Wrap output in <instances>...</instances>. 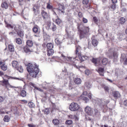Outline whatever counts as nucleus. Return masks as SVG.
<instances>
[{
	"instance_id": "obj_55",
	"label": "nucleus",
	"mask_w": 127,
	"mask_h": 127,
	"mask_svg": "<svg viewBox=\"0 0 127 127\" xmlns=\"http://www.w3.org/2000/svg\"><path fill=\"white\" fill-rule=\"evenodd\" d=\"M52 11H53V14L54 15H55L56 16H57V14H56V11H57V10H55V9H53L52 10Z\"/></svg>"
},
{
	"instance_id": "obj_57",
	"label": "nucleus",
	"mask_w": 127,
	"mask_h": 127,
	"mask_svg": "<svg viewBox=\"0 0 127 127\" xmlns=\"http://www.w3.org/2000/svg\"><path fill=\"white\" fill-rule=\"evenodd\" d=\"M21 101L23 102V103H28L27 101L25 100H21Z\"/></svg>"
},
{
	"instance_id": "obj_46",
	"label": "nucleus",
	"mask_w": 127,
	"mask_h": 127,
	"mask_svg": "<svg viewBox=\"0 0 127 127\" xmlns=\"http://www.w3.org/2000/svg\"><path fill=\"white\" fill-rule=\"evenodd\" d=\"M5 87L8 89V90H9V88H13L14 87L10 85L9 83L7 85L5 86Z\"/></svg>"
},
{
	"instance_id": "obj_29",
	"label": "nucleus",
	"mask_w": 127,
	"mask_h": 127,
	"mask_svg": "<svg viewBox=\"0 0 127 127\" xmlns=\"http://www.w3.org/2000/svg\"><path fill=\"white\" fill-rule=\"evenodd\" d=\"M108 62V60L107 59L104 58L102 60V63L104 65H106Z\"/></svg>"
},
{
	"instance_id": "obj_52",
	"label": "nucleus",
	"mask_w": 127,
	"mask_h": 127,
	"mask_svg": "<svg viewBox=\"0 0 127 127\" xmlns=\"http://www.w3.org/2000/svg\"><path fill=\"white\" fill-rule=\"evenodd\" d=\"M85 73L86 74L88 75L90 73V71L88 70H86L85 71Z\"/></svg>"
},
{
	"instance_id": "obj_45",
	"label": "nucleus",
	"mask_w": 127,
	"mask_h": 127,
	"mask_svg": "<svg viewBox=\"0 0 127 127\" xmlns=\"http://www.w3.org/2000/svg\"><path fill=\"white\" fill-rule=\"evenodd\" d=\"M52 30L53 31H54L56 30L57 27L55 25L54 23L53 24V26L52 27Z\"/></svg>"
},
{
	"instance_id": "obj_11",
	"label": "nucleus",
	"mask_w": 127,
	"mask_h": 127,
	"mask_svg": "<svg viewBox=\"0 0 127 127\" xmlns=\"http://www.w3.org/2000/svg\"><path fill=\"white\" fill-rule=\"evenodd\" d=\"M99 73L100 75L103 76L104 75V68L99 67L98 69L96 70Z\"/></svg>"
},
{
	"instance_id": "obj_32",
	"label": "nucleus",
	"mask_w": 127,
	"mask_h": 127,
	"mask_svg": "<svg viewBox=\"0 0 127 127\" xmlns=\"http://www.w3.org/2000/svg\"><path fill=\"white\" fill-rule=\"evenodd\" d=\"M46 8L47 9H52L53 6L50 4V3L49 2L47 3Z\"/></svg>"
},
{
	"instance_id": "obj_49",
	"label": "nucleus",
	"mask_w": 127,
	"mask_h": 127,
	"mask_svg": "<svg viewBox=\"0 0 127 127\" xmlns=\"http://www.w3.org/2000/svg\"><path fill=\"white\" fill-rule=\"evenodd\" d=\"M82 21L84 23H87L88 20L87 19L83 17V18Z\"/></svg>"
},
{
	"instance_id": "obj_34",
	"label": "nucleus",
	"mask_w": 127,
	"mask_h": 127,
	"mask_svg": "<svg viewBox=\"0 0 127 127\" xmlns=\"http://www.w3.org/2000/svg\"><path fill=\"white\" fill-rule=\"evenodd\" d=\"M85 85L88 89L90 88L91 87V84L89 82H86L85 84Z\"/></svg>"
},
{
	"instance_id": "obj_50",
	"label": "nucleus",
	"mask_w": 127,
	"mask_h": 127,
	"mask_svg": "<svg viewBox=\"0 0 127 127\" xmlns=\"http://www.w3.org/2000/svg\"><path fill=\"white\" fill-rule=\"evenodd\" d=\"M79 17L80 18H82L83 16V15L82 13L80 12H79L78 14Z\"/></svg>"
},
{
	"instance_id": "obj_51",
	"label": "nucleus",
	"mask_w": 127,
	"mask_h": 127,
	"mask_svg": "<svg viewBox=\"0 0 127 127\" xmlns=\"http://www.w3.org/2000/svg\"><path fill=\"white\" fill-rule=\"evenodd\" d=\"M82 99L83 100H85L86 102L89 101L88 98L86 97H84L82 98Z\"/></svg>"
},
{
	"instance_id": "obj_9",
	"label": "nucleus",
	"mask_w": 127,
	"mask_h": 127,
	"mask_svg": "<svg viewBox=\"0 0 127 127\" xmlns=\"http://www.w3.org/2000/svg\"><path fill=\"white\" fill-rule=\"evenodd\" d=\"M89 28L88 27H85L83 30H80V32L81 34H87L89 32Z\"/></svg>"
},
{
	"instance_id": "obj_19",
	"label": "nucleus",
	"mask_w": 127,
	"mask_h": 127,
	"mask_svg": "<svg viewBox=\"0 0 127 127\" xmlns=\"http://www.w3.org/2000/svg\"><path fill=\"white\" fill-rule=\"evenodd\" d=\"M46 47L48 49H52L53 45L52 43H48L46 45Z\"/></svg>"
},
{
	"instance_id": "obj_53",
	"label": "nucleus",
	"mask_w": 127,
	"mask_h": 127,
	"mask_svg": "<svg viewBox=\"0 0 127 127\" xmlns=\"http://www.w3.org/2000/svg\"><path fill=\"white\" fill-rule=\"evenodd\" d=\"M33 104L32 102H30L28 103L29 106L30 107H32L33 106Z\"/></svg>"
},
{
	"instance_id": "obj_30",
	"label": "nucleus",
	"mask_w": 127,
	"mask_h": 127,
	"mask_svg": "<svg viewBox=\"0 0 127 127\" xmlns=\"http://www.w3.org/2000/svg\"><path fill=\"white\" fill-rule=\"evenodd\" d=\"M126 21L125 19L123 17H121L119 19V22L121 24H124Z\"/></svg>"
},
{
	"instance_id": "obj_44",
	"label": "nucleus",
	"mask_w": 127,
	"mask_h": 127,
	"mask_svg": "<svg viewBox=\"0 0 127 127\" xmlns=\"http://www.w3.org/2000/svg\"><path fill=\"white\" fill-rule=\"evenodd\" d=\"M9 118L8 116H5L3 119V120L5 122H8L9 121Z\"/></svg>"
},
{
	"instance_id": "obj_3",
	"label": "nucleus",
	"mask_w": 127,
	"mask_h": 127,
	"mask_svg": "<svg viewBox=\"0 0 127 127\" xmlns=\"http://www.w3.org/2000/svg\"><path fill=\"white\" fill-rule=\"evenodd\" d=\"M4 78H7L8 79L11 78L12 79H14L15 80H20V78H18L14 77H9L7 75H5L4 76V77H2L3 79V80L2 81V82L5 85V86H6L9 83L8 80L5 79Z\"/></svg>"
},
{
	"instance_id": "obj_61",
	"label": "nucleus",
	"mask_w": 127,
	"mask_h": 127,
	"mask_svg": "<svg viewBox=\"0 0 127 127\" xmlns=\"http://www.w3.org/2000/svg\"><path fill=\"white\" fill-rule=\"evenodd\" d=\"M83 95L85 96H86L87 94V91H84L83 92Z\"/></svg>"
},
{
	"instance_id": "obj_10",
	"label": "nucleus",
	"mask_w": 127,
	"mask_h": 127,
	"mask_svg": "<svg viewBox=\"0 0 127 127\" xmlns=\"http://www.w3.org/2000/svg\"><path fill=\"white\" fill-rule=\"evenodd\" d=\"M41 13L42 17L44 19L47 18L49 16L47 13L43 10H41Z\"/></svg>"
},
{
	"instance_id": "obj_54",
	"label": "nucleus",
	"mask_w": 127,
	"mask_h": 127,
	"mask_svg": "<svg viewBox=\"0 0 127 127\" xmlns=\"http://www.w3.org/2000/svg\"><path fill=\"white\" fill-rule=\"evenodd\" d=\"M116 4H113L111 6L112 9H113V10H114L116 8Z\"/></svg>"
},
{
	"instance_id": "obj_37",
	"label": "nucleus",
	"mask_w": 127,
	"mask_h": 127,
	"mask_svg": "<svg viewBox=\"0 0 127 127\" xmlns=\"http://www.w3.org/2000/svg\"><path fill=\"white\" fill-rule=\"evenodd\" d=\"M57 19H56V23L58 25H59L61 22V21L60 19L58 18V16H57Z\"/></svg>"
},
{
	"instance_id": "obj_16",
	"label": "nucleus",
	"mask_w": 127,
	"mask_h": 127,
	"mask_svg": "<svg viewBox=\"0 0 127 127\" xmlns=\"http://www.w3.org/2000/svg\"><path fill=\"white\" fill-rule=\"evenodd\" d=\"M55 41L56 44L57 45H60L62 43V41L58 37L56 38Z\"/></svg>"
},
{
	"instance_id": "obj_13",
	"label": "nucleus",
	"mask_w": 127,
	"mask_h": 127,
	"mask_svg": "<svg viewBox=\"0 0 127 127\" xmlns=\"http://www.w3.org/2000/svg\"><path fill=\"white\" fill-rule=\"evenodd\" d=\"M112 94L113 96L115 98H117L119 97L120 96V93L117 91H113L112 92Z\"/></svg>"
},
{
	"instance_id": "obj_25",
	"label": "nucleus",
	"mask_w": 127,
	"mask_h": 127,
	"mask_svg": "<svg viewBox=\"0 0 127 127\" xmlns=\"http://www.w3.org/2000/svg\"><path fill=\"white\" fill-rule=\"evenodd\" d=\"M17 34L20 37H22L24 35V32L20 30H19L17 32Z\"/></svg>"
},
{
	"instance_id": "obj_42",
	"label": "nucleus",
	"mask_w": 127,
	"mask_h": 127,
	"mask_svg": "<svg viewBox=\"0 0 127 127\" xmlns=\"http://www.w3.org/2000/svg\"><path fill=\"white\" fill-rule=\"evenodd\" d=\"M93 20L95 23L96 24H97L98 21V19L96 17H95L93 18Z\"/></svg>"
},
{
	"instance_id": "obj_56",
	"label": "nucleus",
	"mask_w": 127,
	"mask_h": 127,
	"mask_svg": "<svg viewBox=\"0 0 127 127\" xmlns=\"http://www.w3.org/2000/svg\"><path fill=\"white\" fill-rule=\"evenodd\" d=\"M93 112H86V114L89 115H92Z\"/></svg>"
},
{
	"instance_id": "obj_48",
	"label": "nucleus",
	"mask_w": 127,
	"mask_h": 127,
	"mask_svg": "<svg viewBox=\"0 0 127 127\" xmlns=\"http://www.w3.org/2000/svg\"><path fill=\"white\" fill-rule=\"evenodd\" d=\"M105 91H106L107 92H108L109 89V87L107 86H105L104 88Z\"/></svg>"
},
{
	"instance_id": "obj_40",
	"label": "nucleus",
	"mask_w": 127,
	"mask_h": 127,
	"mask_svg": "<svg viewBox=\"0 0 127 127\" xmlns=\"http://www.w3.org/2000/svg\"><path fill=\"white\" fill-rule=\"evenodd\" d=\"M18 2L19 5H21L24 4L25 1L24 0H18Z\"/></svg>"
},
{
	"instance_id": "obj_63",
	"label": "nucleus",
	"mask_w": 127,
	"mask_h": 127,
	"mask_svg": "<svg viewBox=\"0 0 127 127\" xmlns=\"http://www.w3.org/2000/svg\"><path fill=\"white\" fill-rule=\"evenodd\" d=\"M112 3L114 4H115L117 2V0H112Z\"/></svg>"
},
{
	"instance_id": "obj_20",
	"label": "nucleus",
	"mask_w": 127,
	"mask_h": 127,
	"mask_svg": "<svg viewBox=\"0 0 127 127\" xmlns=\"http://www.w3.org/2000/svg\"><path fill=\"white\" fill-rule=\"evenodd\" d=\"M23 49L24 51L26 53H29L31 52V51L27 46H26L24 47Z\"/></svg>"
},
{
	"instance_id": "obj_21",
	"label": "nucleus",
	"mask_w": 127,
	"mask_h": 127,
	"mask_svg": "<svg viewBox=\"0 0 127 127\" xmlns=\"http://www.w3.org/2000/svg\"><path fill=\"white\" fill-rule=\"evenodd\" d=\"M26 92L24 90H22L20 93V95L23 97H25L26 95Z\"/></svg>"
},
{
	"instance_id": "obj_28",
	"label": "nucleus",
	"mask_w": 127,
	"mask_h": 127,
	"mask_svg": "<svg viewBox=\"0 0 127 127\" xmlns=\"http://www.w3.org/2000/svg\"><path fill=\"white\" fill-rule=\"evenodd\" d=\"M1 69L4 71L6 70L7 67V65L4 64L1 65Z\"/></svg>"
},
{
	"instance_id": "obj_60",
	"label": "nucleus",
	"mask_w": 127,
	"mask_h": 127,
	"mask_svg": "<svg viewBox=\"0 0 127 127\" xmlns=\"http://www.w3.org/2000/svg\"><path fill=\"white\" fill-rule=\"evenodd\" d=\"M28 126L29 127H35V126L31 124H28Z\"/></svg>"
},
{
	"instance_id": "obj_26",
	"label": "nucleus",
	"mask_w": 127,
	"mask_h": 127,
	"mask_svg": "<svg viewBox=\"0 0 127 127\" xmlns=\"http://www.w3.org/2000/svg\"><path fill=\"white\" fill-rule=\"evenodd\" d=\"M47 51V55L50 56L52 55L54 53V50L53 49H48Z\"/></svg>"
},
{
	"instance_id": "obj_5",
	"label": "nucleus",
	"mask_w": 127,
	"mask_h": 127,
	"mask_svg": "<svg viewBox=\"0 0 127 127\" xmlns=\"http://www.w3.org/2000/svg\"><path fill=\"white\" fill-rule=\"evenodd\" d=\"M61 55L64 61L66 62V61H68L70 62V64H72L73 63H75L76 61H78V60H75L74 58H72L67 57L64 55L63 54H62Z\"/></svg>"
},
{
	"instance_id": "obj_39",
	"label": "nucleus",
	"mask_w": 127,
	"mask_h": 127,
	"mask_svg": "<svg viewBox=\"0 0 127 127\" xmlns=\"http://www.w3.org/2000/svg\"><path fill=\"white\" fill-rule=\"evenodd\" d=\"M85 111H91L92 110V108L90 107L87 106L85 108Z\"/></svg>"
},
{
	"instance_id": "obj_36",
	"label": "nucleus",
	"mask_w": 127,
	"mask_h": 127,
	"mask_svg": "<svg viewBox=\"0 0 127 127\" xmlns=\"http://www.w3.org/2000/svg\"><path fill=\"white\" fill-rule=\"evenodd\" d=\"M16 43L19 44H22V41L20 38H17L16 39Z\"/></svg>"
},
{
	"instance_id": "obj_33",
	"label": "nucleus",
	"mask_w": 127,
	"mask_h": 127,
	"mask_svg": "<svg viewBox=\"0 0 127 127\" xmlns=\"http://www.w3.org/2000/svg\"><path fill=\"white\" fill-rule=\"evenodd\" d=\"M52 123L55 125H57L59 123V121L57 119H53L52 121Z\"/></svg>"
},
{
	"instance_id": "obj_2",
	"label": "nucleus",
	"mask_w": 127,
	"mask_h": 127,
	"mask_svg": "<svg viewBox=\"0 0 127 127\" xmlns=\"http://www.w3.org/2000/svg\"><path fill=\"white\" fill-rule=\"evenodd\" d=\"M69 109L72 111H76L78 110L82 111V109L77 103L73 102L69 106Z\"/></svg>"
},
{
	"instance_id": "obj_24",
	"label": "nucleus",
	"mask_w": 127,
	"mask_h": 127,
	"mask_svg": "<svg viewBox=\"0 0 127 127\" xmlns=\"http://www.w3.org/2000/svg\"><path fill=\"white\" fill-rule=\"evenodd\" d=\"M33 32L35 33H38L39 31V28L38 26H34L32 28Z\"/></svg>"
},
{
	"instance_id": "obj_31",
	"label": "nucleus",
	"mask_w": 127,
	"mask_h": 127,
	"mask_svg": "<svg viewBox=\"0 0 127 127\" xmlns=\"http://www.w3.org/2000/svg\"><path fill=\"white\" fill-rule=\"evenodd\" d=\"M69 117L71 118L72 119H74L75 120H78L79 119L77 116L75 115H70L69 116Z\"/></svg>"
},
{
	"instance_id": "obj_1",
	"label": "nucleus",
	"mask_w": 127,
	"mask_h": 127,
	"mask_svg": "<svg viewBox=\"0 0 127 127\" xmlns=\"http://www.w3.org/2000/svg\"><path fill=\"white\" fill-rule=\"evenodd\" d=\"M27 69L30 75L34 77H36L39 72L38 66L35 63L29 64L27 65Z\"/></svg>"
},
{
	"instance_id": "obj_15",
	"label": "nucleus",
	"mask_w": 127,
	"mask_h": 127,
	"mask_svg": "<svg viewBox=\"0 0 127 127\" xmlns=\"http://www.w3.org/2000/svg\"><path fill=\"white\" fill-rule=\"evenodd\" d=\"M8 4L6 2H2L1 4V7L5 9H7L8 7Z\"/></svg>"
},
{
	"instance_id": "obj_47",
	"label": "nucleus",
	"mask_w": 127,
	"mask_h": 127,
	"mask_svg": "<svg viewBox=\"0 0 127 127\" xmlns=\"http://www.w3.org/2000/svg\"><path fill=\"white\" fill-rule=\"evenodd\" d=\"M124 63V65L127 64V58L126 57L123 59Z\"/></svg>"
},
{
	"instance_id": "obj_38",
	"label": "nucleus",
	"mask_w": 127,
	"mask_h": 127,
	"mask_svg": "<svg viewBox=\"0 0 127 127\" xmlns=\"http://www.w3.org/2000/svg\"><path fill=\"white\" fill-rule=\"evenodd\" d=\"M113 57L114 59H116L118 57L117 53L116 52H113Z\"/></svg>"
},
{
	"instance_id": "obj_4",
	"label": "nucleus",
	"mask_w": 127,
	"mask_h": 127,
	"mask_svg": "<svg viewBox=\"0 0 127 127\" xmlns=\"http://www.w3.org/2000/svg\"><path fill=\"white\" fill-rule=\"evenodd\" d=\"M4 78H7L8 79L11 78L12 79H14L15 80H20V78H18L14 77H9L7 75H5L4 76V77H2L3 79V80L2 81V82L5 85V86H6L9 83L8 80L5 79Z\"/></svg>"
},
{
	"instance_id": "obj_64",
	"label": "nucleus",
	"mask_w": 127,
	"mask_h": 127,
	"mask_svg": "<svg viewBox=\"0 0 127 127\" xmlns=\"http://www.w3.org/2000/svg\"><path fill=\"white\" fill-rule=\"evenodd\" d=\"M34 88L35 89H36L39 91H40V90H41V89L40 88H38L36 87H35Z\"/></svg>"
},
{
	"instance_id": "obj_35",
	"label": "nucleus",
	"mask_w": 127,
	"mask_h": 127,
	"mask_svg": "<svg viewBox=\"0 0 127 127\" xmlns=\"http://www.w3.org/2000/svg\"><path fill=\"white\" fill-rule=\"evenodd\" d=\"M16 69L17 70H18L19 72L20 73L23 72V67L21 66H20L19 67H18Z\"/></svg>"
},
{
	"instance_id": "obj_18",
	"label": "nucleus",
	"mask_w": 127,
	"mask_h": 127,
	"mask_svg": "<svg viewBox=\"0 0 127 127\" xmlns=\"http://www.w3.org/2000/svg\"><path fill=\"white\" fill-rule=\"evenodd\" d=\"M27 46L29 47H32L33 45V43L32 41L31 40H28L26 41Z\"/></svg>"
},
{
	"instance_id": "obj_59",
	"label": "nucleus",
	"mask_w": 127,
	"mask_h": 127,
	"mask_svg": "<svg viewBox=\"0 0 127 127\" xmlns=\"http://www.w3.org/2000/svg\"><path fill=\"white\" fill-rule=\"evenodd\" d=\"M4 100L3 98L1 96H0V102H2Z\"/></svg>"
},
{
	"instance_id": "obj_22",
	"label": "nucleus",
	"mask_w": 127,
	"mask_h": 127,
	"mask_svg": "<svg viewBox=\"0 0 127 127\" xmlns=\"http://www.w3.org/2000/svg\"><path fill=\"white\" fill-rule=\"evenodd\" d=\"M74 82L77 84H79L81 83V80L80 79L77 78L74 79Z\"/></svg>"
},
{
	"instance_id": "obj_62",
	"label": "nucleus",
	"mask_w": 127,
	"mask_h": 127,
	"mask_svg": "<svg viewBox=\"0 0 127 127\" xmlns=\"http://www.w3.org/2000/svg\"><path fill=\"white\" fill-rule=\"evenodd\" d=\"M92 94L90 93H89L88 94V96L89 97L90 99H91L92 98Z\"/></svg>"
},
{
	"instance_id": "obj_6",
	"label": "nucleus",
	"mask_w": 127,
	"mask_h": 127,
	"mask_svg": "<svg viewBox=\"0 0 127 127\" xmlns=\"http://www.w3.org/2000/svg\"><path fill=\"white\" fill-rule=\"evenodd\" d=\"M81 47L79 46L76 47L75 50V53L76 55L77 56L79 57V59L82 61H83L84 60L82 59V58L81 57Z\"/></svg>"
},
{
	"instance_id": "obj_14",
	"label": "nucleus",
	"mask_w": 127,
	"mask_h": 127,
	"mask_svg": "<svg viewBox=\"0 0 127 127\" xmlns=\"http://www.w3.org/2000/svg\"><path fill=\"white\" fill-rule=\"evenodd\" d=\"M91 40L92 45L95 47L96 46L98 43V42L97 40L93 39L92 38Z\"/></svg>"
},
{
	"instance_id": "obj_58",
	"label": "nucleus",
	"mask_w": 127,
	"mask_h": 127,
	"mask_svg": "<svg viewBox=\"0 0 127 127\" xmlns=\"http://www.w3.org/2000/svg\"><path fill=\"white\" fill-rule=\"evenodd\" d=\"M124 104L125 106H127V100H126L124 101Z\"/></svg>"
},
{
	"instance_id": "obj_12",
	"label": "nucleus",
	"mask_w": 127,
	"mask_h": 127,
	"mask_svg": "<svg viewBox=\"0 0 127 127\" xmlns=\"http://www.w3.org/2000/svg\"><path fill=\"white\" fill-rule=\"evenodd\" d=\"M99 58H93L91 60L92 62L96 65L97 64H99L100 62Z\"/></svg>"
},
{
	"instance_id": "obj_27",
	"label": "nucleus",
	"mask_w": 127,
	"mask_h": 127,
	"mask_svg": "<svg viewBox=\"0 0 127 127\" xmlns=\"http://www.w3.org/2000/svg\"><path fill=\"white\" fill-rule=\"evenodd\" d=\"M8 28H10L11 29H13V27L14 28L16 32L17 31L18 29L16 28V27L15 25L13 26H11V25L9 24H7L6 26Z\"/></svg>"
},
{
	"instance_id": "obj_41",
	"label": "nucleus",
	"mask_w": 127,
	"mask_h": 127,
	"mask_svg": "<svg viewBox=\"0 0 127 127\" xmlns=\"http://www.w3.org/2000/svg\"><path fill=\"white\" fill-rule=\"evenodd\" d=\"M72 123V121L71 120H67L66 121L65 124L68 125H70Z\"/></svg>"
},
{
	"instance_id": "obj_8",
	"label": "nucleus",
	"mask_w": 127,
	"mask_h": 127,
	"mask_svg": "<svg viewBox=\"0 0 127 127\" xmlns=\"http://www.w3.org/2000/svg\"><path fill=\"white\" fill-rule=\"evenodd\" d=\"M39 8V6L37 5H34L32 8L34 13L35 15H36L39 13L38 9Z\"/></svg>"
},
{
	"instance_id": "obj_43",
	"label": "nucleus",
	"mask_w": 127,
	"mask_h": 127,
	"mask_svg": "<svg viewBox=\"0 0 127 127\" xmlns=\"http://www.w3.org/2000/svg\"><path fill=\"white\" fill-rule=\"evenodd\" d=\"M89 2V0H83L82 3L84 5H87L88 3Z\"/></svg>"
},
{
	"instance_id": "obj_7",
	"label": "nucleus",
	"mask_w": 127,
	"mask_h": 127,
	"mask_svg": "<svg viewBox=\"0 0 127 127\" xmlns=\"http://www.w3.org/2000/svg\"><path fill=\"white\" fill-rule=\"evenodd\" d=\"M59 7L58 8H55L56 10H57L58 13H64V12L63 10L64 7V6L60 4L58 5Z\"/></svg>"
},
{
	"instance_id": "obj_17",
	"label": "nucleus",
	"mask_w": 127,
	"mask_h": 127,
	"mask_svg": "<svg viewBox=\"0 0 127 127\" xmlns=\"http://www.w3.org/2000/svg\"><path fill=\"white\" fill-rule=\"evenodd\" d=\"M12 66L16 68L17 67L18 65V62L16 61H12Z\"/></svg>"
},
{
	"instance_id": "obj_23",
	"label": "nucleus",
	"mask_w": 127,
	"mask_h": 127,
	"mask_svg": "<svg viewBox=\"0 0 127 127\" xmlns=\"http://www.w3.org/2000/svg\"><path fill=\"white\" fill-rule=\"evenodd\" d=\"M8 48L9 51L12 52H14V46L11 44L9 45L8 46Z\"/></svg>"
}]
</instances>
